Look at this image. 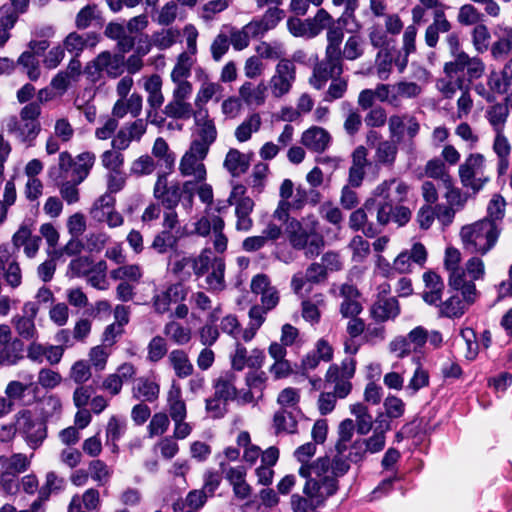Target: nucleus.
Listing matches in <instances>:
<instances>
[{"label": "nucleus", "instance_id": "58836bf2", "mask_svg": "<svg viewBox=\"0 0 512 512\" xmlns=\"http://www.w3.org/2000/svg\"><path fill=\"white\" fill-rule=\"evenodd\" d=\"M144 89L147 92V103L149 108L159 109L164 103L162 93V79L158 74H153L144 82Z\"/></svg>", "mask_w": 512, "mask_h": 512}, {"label": "nucleus", "instance_id": "9b49d317", "mask_svg": "<svg viewBox=\"0 0 512 512\" xmlns=\"http://www.w3.org/2000/svg\"><path fill=\"white\" fill-rule=\"evenodd\" d=\"M296 80V65L290 59L283 58L275 66V71L269 80V88L274 98L287 95Z\"/></svg>", "mask_w": 512, "mask_h": 512}, {"label": "nucleus", "instance_id": "bb28decb", "mask_svg": "<svg viewBox=\"0 0 512 512\" xmlns=\"http://www.w3.org/2000/svg\"><path fill=\"white\" fill-rule=\"evenodd\" d=\"M109 39L117 41V48L122 53H127L135 45V37L127 33L126 26L117 22H110L104 30Z\"/></svg>", "mask_w": 512, "mask_h": 512}, {"label": "nucleus", "instance_id": "f704fd0d", "mask_svg": "<svg viewBox=\"0 0 512 512\" xmlns=\"http://www.w3.org/2000/svg\"><path fill=\"white\" fill-rule=\"evenodd\" d=\"M168 412L173 421L185 420L187 416L186 403L182 399L181 389L172 385L167 394Z\"/></svg>", "mask_w": 512, "mask_h": 512}, {"label": "nucleus", "instance_id": "774afa93", "mask_svg": "<svg viewBox=\"0 0 512 512\" xmlns=\"http://www.w3.org/2000/svg\"><path fill=\"white\" fill-rule=\"evenodd\" d=\"M100 18V11L95 4L86 5L76 15L75 25L78 29H86L94 20Z\"/></svg>", "mask_w": 512, "mask_h": 512}, {"label": "nucleus", "instance_id": "e2e57ef3", "mask_svg": "<svg viewBox=\"0 0 512 512\" xmlns=\"http://www.w3.org/2000/svg\"><path fill=\"white\" fill-rule=\"evenodd\" d=\"M107 264L104 260L95 263L91 273L86 275L87 282L98 290H106L108 287L107 279Z\"/></svg>", "mask_w": 512, "mask_h": 512}, {"label": "nucleus", "instance_id": "f257e3e1", "mask_svg": "<svg viewBox=\"0 0 512 512\" xmlns=\"http://www.w3.org/2000/svg\"><path fill=\"white\" fill-rule=\"evenodd\" d=\"M306 478L303 487V494H293L291 496V507L293 512H310L321 506L330 496L336 493L338 489V477L330 472L317 476L309 471L307 475H300Z\"/></svg>", "mask_w": 512, "mask_h": 512}, {"label": "nucleus", "instance_id": "79ce46f5", "mask_svg": "<svg viewBox=\"0 0 512 512\" xmlns=\"http://www.w3.org/2000/svg\"><path fill=\"white\" fill-rule=\"evenodd\" d=\"M472 303H467L466 299H462L459 295H452L446 301H440L439 305V314L442 317L447 318H459L461 317L467 307Z\"/></svg>", "mask_w": 512, "mask_h": 512}, {"label": "nucleus", "instance_id": "4be33fe9", "mask_svg": "<svg viewBox=\"0 0 512 512\" xmlns=\"http://www.w3.org/2000/svg\"><path fill=\"white\" fill-rule=\"evenodd\" d=\"M452 29L451 22L447 19L444 10H438L433 15V21L425 30V44L435 48L439 42L441 33H448Z\"/></svg>", "mask_w": 512, "mask_h": 512}, {"label": "nucleus", "instance_id": "e433bc0d", "mask_svg": "<svg viewBox=\"0 0 512 512\" xmlns=\"http://www.w3.org/2000/svg\"><path fill=\"white\" fill-rule=\"evenodd\" d=\"M376 190L379 195L392 197L394 203L401 205L407 198L409 186L403 181L391 179L384 181Z\"/></svg>", "mask_w": 512, "mask_h": 512}, {"label": "nucleus", "instance_id": "393cba45", "mask_svg": "<svg viewBox=\"0 0 512 512\" xmlns=\"http://www.w3.org/2000/svg\"><path fill=\"white\" fill-rule=\"evenodd\" d=\"M423 282L425 285L422 292L423 300L429 305H439L444 290L441 277L434 271H427L423 274Z\"/></svg>", "mask_w": 512, "mask_h": 512}, {"label": "nucleus", "instance_id": "a19ab883", "mask_svg": "<svg viewBox=\"0 0 512 512\" xmlns=\"http://www.w3.org/2000/svg\"><path fill=\"white\" fill-rule=\"evenodd\" d=\"M236 376L232 372L221 375L214 384V395L226 400L227 402L237 398V389L235 386Z\"/></svg>", "mask_w": 512, "mask_h": 512}, {"label": "nucleus", "instance_id": "f8f14e48", "mask_svg": "<svg viewBox=\"0 0 512 512\" xmlns=\"http://www.w3.org/2000/svg\"><path fill=\"white\" fill-rule=\"evenodd\" d=\"M15 419L27 445L33 450L39 448L47 437L45 423L34 420L29 410H20L15 415Z\"/></svg>", "mask_w": 512, "mask_h": 512}, {"label": "nucleus", "instance_id": "3c124183", "mask_svg": "<svg viewBox=\"0 0 512 512\" xmlns=\"http://www.w3.org/2000/svg\"><path fill=\"white\" fill-rule=\"evenodd\" d=\"M168 360L179 378H186L193 373V365L185 351L172 350L169 353Z\"/></svg>", "mask_w": 512, "mask_h": 512}, {"label": "nucleus", "instance_id": "4c0bfd02", "mask_svg": "<svg viewBox=\"0 0 512 512\" xmlns=\"http://www.w3.org/2000/svg\"><path fill=\"white\" fill-rule=\"evenodd\" d=\"M291 246L296 250L304 249L315 231L305 229L297 219H291L286 227Z\"/></svg>", "mask_w": 512, "mask_h": 512}, {"label": "nucleus", "instance_id": "de8ad7c7", "mask_svg": "<svg viewBox=\"0 0 512 512\" xmlns=\"http://www.w3.org/2000/svg\"><path fill=\"white\" fill-rule=\"evenodd\" d=\"M398 142L384 140L380 141L375 148V161L379 165L392 167L398 154Z\"/></svg>", "mask_w": 512, "mask_h": 512}, {"label": "nucleus", "instance_id": "7c9ffc66", "mask_svg": "<svg viewBox=\"0 0 512 512\" xmlns=\"http://www.w3.org/2000/svg\"><path fill=\"white\" fill-rule=\"evenodd\" d=\"M370 211L366 208V202L362 208H359L352 212L349 219L350 227L354 230H362L367 237H374L380 233V229L377 228L372 222H369Z\"/></svg>", "mask_w": 512, "mask_h": 512}, {"label": "nucleus", "instance_id": "8fccbe9b", "mask_svg": "<svg viewBox=\"0 0 512 512\" xmlns=\"http://www.w3.org/2000/svg\"><path fill=\"white\" fill-rule=\"evenodd\" d=\"M180 36L179 29L170 27L153 32L150 38L155 48L167 50L179 41Z\"/></svg>", "mask_w": 512, "mask_h": 512}, {"label": "nucleus", "instance_id": "a18cd8bd", "mask_svg": "<svg viewBox=\"0 0 512 512\" xmlns=\"http://www.w3.org/2000/svg\"><path fill=\"white\" fill-rule=\"evenodd\" d=\"M133 397L138 400L154 402L159 397V385L148 378H139L132 389Z\"/></svg>", "mask_w": 512, "mask_h": 512}, {"label": "nucleus", "instance_id": "1a4fd4ad", "mask_svg": "<svg viewBox=\"0 0 512 512\" xmlns=\"http://www.w3.org/2000/svg\"><path fill=\"white\" fill-rule=\"evenodd\" d=\"M343 73L342 53L325 51L324 58L318 61L314 67L309 84L317 89L324 88L328 80L341 76Z\"/></svg>", "mask_w": 512, "mask_h": 512}, {"label": "nucleus", "instance_id": "0eeeda50", "mask_svg": "<svg viewBox=\"0 0 512 512\" xmlns=\"http://www.w3.org/2000/svg\"><path fill=\"white\" fill-rule=\"evenodd\" d=\"M458 172L462 185L474 193L479 192L490 181L486 158L480 153H471L466 157Z\"/></svg>", "mask_w": 512, "mask_h": 512}, {"label": "nucleus", "instance_id": "f3484780", "mask_svg": "<svg viewBox=\"0 0 512 512\" xmlns=\"http://www.w3.org/2000/svg\"><path fill=\"white\" fill-rule=\"evenodd\" d=\"M232 368L242 371L245 367L259 369L263 365L265 354L263 350L255 348L249 353L239 341L235 343V350L230 356Z\"/></svg>", "mask_w": 512, "mask_h": 512}, {"label": "nucleus", "instance_id": "864d4df0", "mask_svg": "<svg viewBox=\"0 0 512 512\" xmlns=\"http://www.w3.org/2000/svg\"><path fill=\"white\" fill-rule=\"evenodd\" d=\"M351 413L356 417L355 429L360 435H366L370 432L373 426L372 416L368 408L362 403L351 405Z\"/></svg>", "mask_w": 512, "mask_h": 512}, {"label": "nucleus", "instance_id": "0e129e2a", "mask_svg": "<svg viewBox=\"0 0 512 512\" xmlns=\"http://www.w3.org/2000/svg\"><path fill=\"white\" fill-rule=\"evenodd\" d=\"M224 225V220L218 215L205 216L196 222L195 231L201 236H207L211 230L213 232L223 230Z\"/></svg>", "mask_w": 512, "mask_h": 512}, {"label": "nucleus", "instance_id": "ddd939ff", "mask_svg": "<svg viewBox=\"0 0 512 512\" xmlns=\"http://www.w3.org/2000/svg\"><path fill=\"white\" fill-rule=\"evenodd\" d=\"M22 314L15 315L11 322L19 336V339L26 341L37 340L39 332L35 325V318L39 312L37 302H26L22 309Z\"/></svg>", "mask_w": 512, "mask_h": 512}, {"label": "nucleus", "instance_id": "c03bdc74", "mask_svg": "<svg viewBox=\"0 0 512 512\" xmlns=\"http://www.w3.org/2000/svg\"><path fill=\"white\" fill-rule=\"evenodd\" d=\"M321 195L320 193L313 189H307L303 186H298L295 189V192L289 200V204L292 207V210L298 211L305 207L307 204L316 205L320 202Z\"/></svg>", "mask_w": 512, "mask_h": 512}, {"label": "nucleus", "instance_id": "338daca9", "mask_svg": "<svg viewBox=\"0 0 512 512\" xmlns=\"http://www.w3.org/2000/svg\"><path fill=\"white\" fill-rule=\"evenodd\" d=\"M18 64L23 67L31 81H36L40 77L39 60L33 52H23L18 58Z\"/></svg>", "mask_w": 512, "mask_h": 512}, {"label": "nucleus", "instance_id": "680f3d73", "mask_svg": "<svg viewBox=\"0 0 512 512\" xmlns=\"http://www.w3.org/2000/svg\"><path fill=\"white\" fill-rule=\"evenodd\" d=\"M425 174L430 178L441 180L445 186L451 185V176L445 163L440 159L429 160L425 166Z\"/></svg>", "mask_w": 512, "mask_h": 512}, {"label": "nucleus", "instance_id": "6e6552de", "mask_svg": "<svg viewBox=\"0 0 512 512\" xmlns=\"http://www.w3.org/2000/svg\"><path fill=\"white\" fill-rule=\"evenodd\" d=\"M83 72L92 83L100 81L104 75L115 79L124 72V58L119 54L103 51L86 64Z\"/></svg>", "mask_w": 512, "mask_h": 512}, {"label": "nucleus", "instance_id": "f03ea898", "mask_svg": "<svg viewBox=\"0 0 512 512\" xmlns=\"http://www.w3.org/2000/svg\"><path fill=\"white\" fill-rule=\"evenodd\" d=\"M354 431V421L351 419L343 420L338 427V440L335 444L333 458L329 456L320 457L309 466H301L299 474L307 475L312 470L317 476L326 472H330L338 478L344 476L350 469L347 459L344 458V453L348 451L349 444L352 443Z\"/></svg>", "mask_w": 512, "mask_h": 512}, {"label": "nucleus", "instance_id": "c756f323", "mask_svg": "<svg viewBox=\"0 0 512 512\" xmlns=\"http://www.w3.org/2000/svg\"><path fill=\"white\" fill-rule=\"evenodd\" d=\"M236 229L248 232L253 227V220L250 217L254 209V201L250 197H243L235 201Z\"/></svg>", "mask_w": 512, "mask_h": 512}, {"label": "nucleus", "instance_id": "39448f33", "mask_svg": "<svg viewBox=\"0 0 512 512\" xmlns=\"http://www.w3.org/2000/svg\"><path fill=\"white\" fill-rule=\"evenodd\" d=\"M183 261L191 263L197 277L207 274L205 282L209 291L220 292L225 289V261L222 257L216 256L211 249L206 248L197 257L184 258Z\"/></svg>", "mask_w": 512, "mask_h": 512}, {"label": "nucleus", "instance_id": "412c9836", "mask_svg": "<svg viewBox=\"0 0 512 512\" xmlns=\"http://www.w3.org/2000/svg\"><path fill=\"white\" fill-rule=\"evenodd\" d=\"M368 152L364 146H358L352 153V164L349 168L348 182L352 187H359L365 177V169L369 165Z\"/></svg>", "mask_w": 512, "mask_h": 512}, {"label": "nucleus", "instance_id": "bf43d9fd", "mask_svg": "<svg viewBox=\"0 0 512 512\" xmlns=\"http://www.w3.org/2000/svg\"><path fill=\"white\" fill-rule=\"evenodd\" d=\"M219 469L231 486L246 481L247 469L245 466L232 467L224 460H220Z\"/></svg>", "mask_w": 512, "mask_h": 512}, {"label": "nucleus", "instance_id": "2eb2a0df", "mask_svg": "<svg viewBox=\"0 0 512 512\" xmlns=\"http://www.w3.org/2000/svg\"><path fill=\"white\" fill-rule=\"evenodd\" d=\"M388 128L390 136L394 138L396 142L400 143L406 135L412 143V140L420 131V124L416 117L408 113L400 115L395 114L389 117Z\"/></svg>", "mask_w": 512, "mask_h": 512}, {"label": "nucleus", "instance_id": "49530a36", "mask_svg": "<svg viewBox=\"0 0 512 512\" xmlns=\"http://www.w3.org/2000/svg\"><path fill=\"white\" fill-rule=\"evenodd\" d=\"M30 458L23 453H15L10 457L0 456V466L3 472L15 475L24 473L30 467Z\"/></svg>", "mask_w": 512, "mask_h": 512}, {"label": "nucleus", "instance_id": "09e8293b", "mask_svg": "<svg viewBox=\"0 0 512 512\" xmlns=\"http://www.w3.org/2000/svg\"><path fill=\"white\" fill-rule=\"evenodd\" d=\"M325 379L326 382L334 384V393L338 398L343 399L351 392V379L344 378L343 375L339 374L336 364H333L328 368Z\"/></svg>", "mask_w": 512, "mask_h": 512}, {"label": "nucleus", "instance_id": "cd10ccee", "mask_svg": "<svg viewBox=\"0 0 512 512\" xmlns=\"http://www.w3.org/2000/svg\"><path fill=\"white\" fill-rule=\"evenodd\" d=\"M448 284L455 290H461L462 296L466 299L467 303H473L476 298V287L474 282L466 281V273L462 268L453 269L448 271Z\"/></svg>", "mask_w": 512, "mask_h": 512}, {"label": "nucleus", "instance_id": "37998d69", "mask_svg": "<svg viewBox=\"0 0 512 512\" xmlns=\"http://www.w3.org/2000/svg\"><path fill=\"white\" fill-rule=\"evenodd\" d=\"M223 165L233 177H238L248 170L249 159L239 150L231 148L226 154Z\"/></svg>", "mask_w": 512, "mask_h": 512}, {"label": "nucleus", "instance_id": "5701e85b", "mask_svg": "<svg viewBox=\"0 0 512 512\" xmlns=\"http://www.w3.org/2000/svg\"><path fill=\"white\" fill-rule=\"evenodd\" d=\"M224 88L220 83L208 79L202 81L194 99L195 110H208L206 104L210 100L219 102L223 97Z\"/></svg>", "mask_w": 512, "mask_h": 512}, {"label": "nucleus", "instance_id": "dca6fc26", "mask_svg": "<svg viewBox=\"0 0 512 512\" xmlns=\"http://www.w3.org/2000/svg\"><path fill=\"white\" fill-rule=\"evenodd\" d=\"M208 150H195L194 145L190 144L189 150L183 155L179 170L183 176H194L197 181H203L206 178V169L203 160L208 154Z\"/></svg>", "mask_w": 512, "mask_h": 512}, {"label": "nucleus", "instance_id": "4d7b16f0", "mask_svg": "<svg viewBox=\"0 0 512 512\" xmlns=\"http://www.w3.org/2000/svg\"><path fill=\"white\" fill-rule=\"evenodd\" d=\"M261 117L254 113L244 120L235 130V137L239 142H245L251 138L252 133L261 127Z\"/></svg>", "mask_w": 512, "mask_h": 512}, {"label": "nucleus", "instance_id": "5fc2aeb1", "mask_svg": "<svg viewBox=\"0 0 512 512\" xmlns=\"http://www.w3.org/2000/svg\"><path fill=\"white\" fill-rule=\"evenodd\" d=\"M163 333L177 345H185L191 340V330L176 321L165 324Z\"/></svg>", "mask_w": 512, "mask_h": 512}, {"label": "nucleus", "instance_id": "a878e982", "mask_svg": "<svg viewBox=\"0 0 512 512\" xmlns=\"http://www.w3.org/2000/svg\"><path fill=\"white\" fill-rule=\"evenodd\" d=\"M511 107L512 100L510 97H506L503 102L495 103L488 107L485 116L489 124L492 126L494 132H500L504 130Z\"/></svg>", "mask_w": 512, "mask_h": 512}, {"label": "nucleus", "instance_id": "a211bd4d", "mask_svg": "<svg viewBox=\"0 0 512 512\" xmlns=\"http://www.w3.org/2000/svg\"><path fill=\"white\" fill-rule=\"evenodd\" d=\"M23 342L19 338L12 339L8 325H0V355L7 365H14L23 355Z\"/></svg>", "mask_w": 512, "mask_h": 512}, {"label": "nucleus", "instance_id": "c85d7f7f", "mask_svg": "<svg viewBox=\"0 0 512 512\" xmlns=\"http://www.w3.org/2000/svg\"><path fill=\"white\" fill-rule=\"evenodd\" d=\"M371 316L378 322L395 319L400 313L399 302L396 298H382L371 307Z\"/></svg>", "mask_w": 512, "mask_h": 512}, {"label": "nucleus", "instance_id": "2f4dec72", "mask_svg": "<svg viewBox=\"0 0 512 512\" xmlns=\"http://www.w3.org/2000/svg\"><path fill=\"white\" fill-rule=\"evenodd\" d=\"M267 86L261 82L254 85L251 82H244L239 88L240 98L249 106H261L266 100Z\"/></svg>", "mask_w": 512, "mask_h": 512}, {"label": "nucleus", "instance_id": "052dcab7", "mask_svg": "<svg viewBox=\"0 0 512 512\" xmlns=\"http://www.w3.org/2000/svg\"><path fill=\"white\" fill-rule=\"evenodd\" d=\"M88 470L90 477L99 485L103 486L109 482L112 476V470L108 465L99 459L92 460L89 463Z\"/></svg>", "mask_w": 512, "mask_h": 512}, {"label": "nucleus", "instance_id": "473e14b6", "mask_svg": "<svg viewBox=\"0 0 512 512\" xmlns=\"http://www.w3.org/2000/svg\"><path fill=\"white\" fill-rule=\"evenodd\" d=\"M162 113L174 120H188L191 117L193 118L195 109H193L192 104L188 101L172 97L164 106Z\"/></svg>", "mask_w": 512, "mask_h": 512}, {"label": "nucleus", "instance_id": "6ab92c4d", "mask_svg": "<svg viewBox=\"0 0 512 512\" xmlns=\"http://www.w3.org/2000/svg\"><path fill=\"white\" fill-rule=\"evenodd\" d=\"M6 128L9 134L14 135L27 147H31L41 131V124L39 122L22 121L16 116H11L7 120Z\"/></svg>", "mask_w": 512, "mask_h": 512}, {"label": "nucleus", "instance_id": "20e7f679", "mask_svg": "<svg viewBox=\"0 0 512 512\" xmlns=\"http://www.w3.org/2000/svg\"><path fill=\"white\" fill-rule=\"evenodd\" d=\"M194 190L195 184L192 181L169 184L166 174H159L153 195L166 209H175L181 202L182 207L189 212L193 206Z\"/></svg>", "mask_w": 512, "mask_h": 512}, {"label": "nucleus", "instance_id": "6e6d98bb", "mask_svg": "<svg viewBox=\"0 0 512 512\" xmlns=\"http://www.w3.org/2000/svg\"><path fill=\"white\" fill-rule=\"evenodd\" d=\"M276 433L286 432L295 433L297 429V420L293 412L281 409L274 414L273 418Z\"/></svg>", "mask_w": 512, "mask_h": 512}, {"label": "nucleus", "instance_id": "c9c22d12", "mask_svg": "<svg viewBox=\"0 0 512 512\" xmlns=\"http://www.w3.org/2000/svg\"><path fill=\"white\" fill-rule=\"evenodd\" d=\"M95 162V155L91 152L79 154L69 174V180L81 184L89 175Z\"/></svg>", "mask_w": 512, "mask_h": 512}, {"label": "nucleus", "instance_id": "aec40b11", "mask_svg": "<svg viewBox=\"0 0 512 512\" xmlns=\"http://www.w3.org/2000/svg\"><path fill=\"white\" fill-rule=\"evenodd\" d=\"M99 41L98 35L95 32L78 33L71 32L63 40V47L65 51L75 57H79L82 52L87 48H93Z\"/></svg>", "mask_w": 512, "mask_h": 512}, {"label": "nucleus", "instance_id": "72a5a7b5", "mask_svg": "<svg viewBox=\"0 0 512 512\" xmlns=\"http://www.w3.org/2000/svg\"><path fill=\"white\" fill-rule=\"evenodd\" d=\"M182 236L183 233L179 229L174 232L162 230L155 235L150 248L158 254H165L169 250L176 249L178 241Z\"/></svg>", "mask_w": 512, "mask_h": 512}, {"label": "nucleus", "instance_id": "4468645a", "mask_svg": "<svg viewBox=\"0 0 512 512\" xmlns=\"http://www.w3.org/2000/svg\"><path fill=\"white\" fill-rule=\"evenodd\" d=\"M407 64L408 60L401 57V51L394 52L389 49H380L375 57L374 71L379 80L386 81L390 78L394 65L399 73H403Z\"/></svg>", "mask_w": 512, "mask_h": 512}, {"label": "nucleus", "instance_id": "ea45409f", "mask_svg": "<svg viewBox=\"0 0 512 512\" xmlns=\"http://www.w3.org/2000/svg\"><path fill=\"white\" fill-rule=\"evenodd\" d=\"M344 25L343 18L334 19L329 27L326 29V47L325 51L342 53L341 44L344 39Z\"/></svg>", "mask_w": 512, "mask_h": 512}, {"label": "nucleus", "instance_id": "603ef678", "mask_svg": "<svg viewBox=\"0 0 512 512\" xmlns=\"http://www.w3.org/2000/svg\"><path fill=\"white\" fill-rule=\"evenodd\" d=\"M342 52V61H355L361 58L365 53V40L358 34L350 35L345 43Z\"/></svg>", "mask_w": 512, "mask_h": 512}, {"label": "nucleus", "instance_id": "69168bd1", "mask_svg": "<svg viewBox=\"0 0 512 512\" xmlns=\"http://www.w3.org/2000/svg\"><path fill=\"white\" fill-rule=\"evenodd\" d=\"M194 60L187 52H182L171 72V80L187 79L190 76Z\"/></svg>", "mask_w": 512, "mask_h": 512}, {"label": "nucleus", "instance_id": "13d9d810", "mask_svg": "<svg viewBox=\"0 0 512 512\" xmlns=\"http://www.w3.org/2000/svg\"><path fill=\"white\" fill-rule=\"evenodd\" d=\"M142 269L137 264L123 265L114 269L110 273L113 280H121L138 283L142 278Z\"/></svg>", "mask_w": 512, "mask_h": 512}, {"label": "nucleus", "instance_id": "9d476101", "mask_svg": "<svg viewBox=\"0 0 512 512\" xmlns=\"http://www.w3.org/2000/svg\"><path fill=\"white\" fill-rule=\"evenodd\" d=\"M193 120L195 138L191 144L194 145L195 150L205 149L209 151L210 146L217 139V128L214 119L210 117L208 110H195Z\"/></svg>", "mask_w": 512, "mask_h": 512}, {"label": "nucleus", "instance_id": "7ed1b4c3", "mask_svg": "<svg viewBox=\"0 0 512 512\" xmlns=\"http://www.w3.org/2000/svg\"><path fill=\"white\" fill-rule=\"evenodd\" d=\"M500 227L492 220H480L462 227L460 236L463 249L469 254L488 253L496 244Z\"/></svg>", "mask_w": 512, "mask_h": 512}, {"label": "nucleus", "instance_id": "423d86ee", "mask_svg": "<svg viewBox=\"0 0 512 512\" xmlns=\"http://www.w3.org/2000/svg\"><path fill=\"white\" fill-rule=\"evenodd\" d=\"M381 196L379 200L375 198L366 200V208L370 211V215L376 217L377 228H383L390 222L400 227L406 225L411 219L410 209L394 203L392 197Z\"/></svg>", "mask_w": 512, "mask_h": 512}, {"label": "nucleus", "instance_id": "b1692460", "mask_svg": "<svg viewBox=\"0 0 512 512\" xmlns=\"http://www.w3.org/2000/svg\"><path fill=\"white\" fill-rule=\"evenodd\" d=\"M301 142L307 149L322 153L329 147L331 136L324 128L315 126L302 134Z\"/></svg>", "mask_w": 512, "mask_h": 512}]
</instances>
